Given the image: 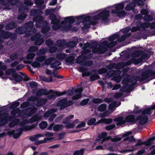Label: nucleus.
<instances>
[{
	"instance_id": "nucleus-1",
	"label": "nucleus",
	"mask_w": 155,
	"mask_h": 155,
	"mask_svg": "<svg viewBox=\"0 0 155 155\" xmlns=\"http://www.w3.org/2000/svg\"><path fill=\"white\" fill-rule=\"evenodd\" d=\"M110 13V11L107 9H101L96 12L92 17L87 15H81L76 17H65L60 24V20L57 19L54 15H51L50 17L51 22L53 24V29L54 30L59 29L63 32H65L70 29L71 24L75 21V18L78 21H82L84 24L83 28H88L90 25H96L99 20L104 24L108 23L109 21Z\"/></svg>"
},
{
	"instance_id": "nucleus-2",
	"label": "nucleus",
	"mask_w": 155,
	"mask_h": 155,
	"mask_svg": "<svg viewBox=\"0 0 155 155\" xmlns=\"http://www.w3.org/2000/svg\"><path fill=\"white\" fill-rule=\"evenodd\" d=\"M130 35V34H125L121 38H118L119 35L116 33L110 37L107 41H105L99 45L97 42L91 44V45L87 43L86 45L87 47H82V48L85 50L84 51L86 53H89L90 51L89 49H92L93 52L94 53L102 54L106 51L108 47H114L118 41H124L127 37Z\"/></svg>"
},
{
	"instance_id": "nucleus-3",
	"label": "nucleus",
	"mask_w": 155,
	"mask_h": 155,
	"mask_svg": "<svg viewBox=\"0 0 155 155\" xmlns=\"http://www.w3.org/2000/svg\"><path fill=\"white\" fill-rule=\"evenodd\" d=\"M155 109V105L144 109L142 111V115L141 116L137 117L135 119L134 116L132 115L127 116L124 118L120 116L115 119V120L119 124H122L126 122L134 124L136 121H138L140 124H144L146 123L148 120L147 115H150L151 114V110Z\"/></svg>"
},
{
	"instance_id": "nucleus-4",
	"label": "nucleus",
	"mask_w": 155,
	"mask_h": 155,
	"mask_svg": "<svg viewBox=\"0 0 155 155\" xmlns=\"http://www.w3.org/2000/svg\"><path fill=\"white\" fill-rule=\"evenodd\" d=\"M33 26V24L32 22H28L25 25V31H21L25 28L22 27L17 29L16 32L17 33L20 34L26 33L27 36H29L32 34H34L31 38L32 40L35 41V44L36 45H40L44 42V40L42 38H41L39 33H36V31H35V30L32 28Z\"/></svg>"
},
{
	"instance_id": "nucleus-5",
	"label": "nucleus",
	"mask_w": 155,
	"mask_h": 155,
	"mask_svg": "<svg viewBox=\"0 0 155 155\" xmlns=\"http://www.w3.org/2000/svg\"><path fill=\"white\" fill-rule=\"evenodd\" d=\"M41 117L38 115H35L32 117L29 120L24 119L20 124V128L16 131L12 130L9 132V134H12L15 138L18 137L21 134L23 130H28L34 128L37 124L32 125L31 126L28 125L27 124L31 123L35 121H38L41 119Z\"/></svg>"
},
{
	"instance_id": "nucleus-6",
	"label": "nucleus",
	"mask_w": 155,
	"mask_h": 155,
	"mask_svg": "<svg viewBox=\"0 0 155 155\" xmlns=\"http://www.w3.org/2000/svg\"><path fill=\"white\" fill-rule=\"evenodd\" d=\"M42 14V12L40 10L36 11L32 10L31 11L30 15L31 16L36 15V18H33L34 21H36V26L37 28H40L41 25H43L41 31L43 33H45L48 32L50 29L49 26L48 25V24L45 21H43V18L41 15Z\"/></svg>"
},
{
	"instance_id": "nucleus-7",
	"label": "nucleus",
	"mask_w": 155,
	"mask_h": 155,
	"mask_svg": "<svg viewBox=\"0 0 155 155\" xmlns=\"http://www.w3.org/2000/svg\"><path fill=\"white\" fill-rule=\"evenodd\" d=\"M139 80V78L137 76H134L131 78V80H130L128 82H123V84H124L122 88L120 89L121 92H118L116 93L114 95L115 98H117L120 97L122 95L121 92L129 91L131 88V86L129 84V83L132 84V85H134L136 84L137 81Z\"/></svg>"
},
{
	"instance_id": "nucleus-8",
	"label": "nucleus",
	"mask_w": 155,
	"mask_h": 155,
	"mask_svg": "<svg viewBox=\"0 0 155 155\" xmlns=\"http://www.w3.org/2000/svg\"><path fill=\"white\" fill-rule=\"evenodd\" d=\"M124 6V2L120 3L114 5L110 9L111 13L115 14L117 16L120 18L124 17L126 15V13L123 10Z\"/></svg>"
},
{
	"instance_id": "nucleus-9",
	"label": "nucleus",
	"mask_w": 155,
	"mask_h": 155,
	"mask_svg": "<svg viewBox=\"0 0 155 155\" xmlns=\"http://www.w3.org/2000/svg\"><path fill=\"white\" fill-rule=\"evenodd\" d=\"M6 75L7 77L15 82H19L23 79L20 75L17 74L15 70L13 69H9L6 71Z\"/></svg>"
},
{
	"instance_id": "nucleus-10",
	"label": "nucleus",
	"mask_w": 155,
	"mask_h": 155,
	"mask_svg": "<svg viewBox=\"0 0 155 155\" xmlns=\"http://www.w3.org/2000/svg\"><path fill=\"white\" fill-rule=\"evenodd\" d=\"M136 25V27H134L131 29L132 32H135L140 30L141 28L144 29L149 27H150L151 29L155 28V22H153L151 24L147 22L142 23L140 20H138L137 21Z\"/></svg>"
},
{
	"instance_id": "nucleus-11",
	"label": "nucleus",
	"mask_w": 155,
	"mask_h": 155,
	"mask_svg": "<svg viewBox=\"0 0 155 155\" xmlns=\"http://www.w3.org/2000/svg\"><path fill=\"white\" fill-rule=\"evenodd\" d=\"M155 139V136L150 139L147 141L144 142H143L140 140H139L136 144L132 146V149L122 150L120 151V152L121 153H124L133 151L137 149V147L138 146L141 145L143 144H145L146 146H149L152 143V142Z\"/></svg>"
},
{
	"instance_id": "nucleus-12",
	"label": "nucleus",
	"mask_w": 155,
	"mask_h": 155,
	"mask_svg": "<svg viewBox=\"0 0 155 155\" xmlns=\"http://www.w3.org/2000/svg\"><path fill=\"white\" fill-rule=\"evenodd\" d=\"M80 41H78L76 38H75L74 41L70 42L67 45L66 44L65 41L64 40H58L56 42V45L60 48L61 50L65 48L66 47L73 48Z\"/></svg>"
},
{
	"instance_id": "nucleus-13",
	"label": "nucleus",
	"mask_w": 155,
	"mask_h": 155,
	"mask_svg": "<svg viewBox=\"0 0 155 155\" xmlns=\"http://www.w3.org/2000/svg\"><path fill=\"white\" fill-rule=\"evenodd\" d=\"M140 51H138L134 53L133 54V56L134 57L137 58L140 56L139 55V54L140 53ZM149 58L148 56L146 54H144L140 58L138 59L135 58H133L130 61L128 62L127 63L126 65H128L132 63H134L135 64H137L140 63L142 61L143 59H147Z\"/></svg>"
},
{
	"instance_id": "nucleus-14",
	"label": "nucleus",
	"mask_w": 155,
	"mask_h": 155,
	"mask_svg": "<svg viewBox=\"0 0 155 155\" xmlns=\"http://www.w3.org/2000/svg\"><path fill=\"white\" fill-rule=\"evenodd\" d=\"M83 91L82 88L80 87L78 89H73L72 90H69L67 92V94L69 95H72L73 94H76L73 97L72 99L74 100H78L81 97V92Z\"/></svg>"
},
{
	"instance_id": "nucleus-15",
	"label": "nucleus",
	"mask_w": 155,
	"mask_h": 155,
	"mask_svg": "<svg viewBox=\"0 0 155 155\" xmlns=\"http://www.w3.org/2000/svg\"><path fill=\"white\" fill-rule=\"evenodd\" d=\"M121 74V71L117 70L116 71H114L113 70H110L109 71L106 77H109L111 76L115 77L114 78V80L117 83L119 82L121 79V77L120 75Z\"/></svg>"
},
{
	"instance_id": "nucleus-16",
	"label": "nucleus",
	"mask_w": 155,
	"mask_h": 155,
	"mask_svg": "<svg viewBox=\"0 0 155 155\" xmlns=\"http://www.w3.org/2000/svg\"><path fill=\"white\" fill-rule=\"evenodd\" d=\"M57 110L56 109H51L46 112L44 115V117L45 118H47L49 116H50L48 119L49 121H52L56 117L57 115L54 114V113L56 112Z\"/></svg>"
},
{
	"instance_id": "nucleus-17",
	"label": "nucleus",
	"mask_w": 155,
	"mask_h": 155,
	"mask_svg": "<svg viewBox=\"0 0 155 155\" xmlns=\"http://www.w3.org/2000/svg\"><path fill=\"white\" fill-rule=\"evenodd\" d=\"M67 93L66 91L62 92L58 91H50L48 95V99H54L55 98L56 96H60L63 95Z\"/></svg>"
},
{
	"instance_id": "nucleus-18",
	"label": "nucleus",
	"mask_w": 155,
	"mask_h": 155,
	"mask_svg": "<svg viewBox=\"0 0 155 155\" xmlns=\"http://www.w3.org/2000/svg\"><path fill=\"white\" fill-rule=\"evenodd\" d=\"M46 58L44 56H39L36 58V61L31 63L32 66L35 68H38L41 66V62L44 61Z\"/></svg>"
},
{
	"instance_id": "nucleus-19",
	"label": "nucleus",
	"mask_w": 155,
	"mask_h": 155,
	"mask_svg": "<svg viewBox=\"0 0 155 155\" xmlns=\"http://www.w3.org/2000/svg\"><path fill=\"white\" fill-rule=\"evenodd\" d=\"M120 103H119L118 104H117L116 102H114L112 104H110L109 106V109L110 110H112L111 111H107L104 112L103 114L101 116V117L102 118L103 117H106L111 113L114 110V109L115 107H118L120 105Z\"/></svg>"
},
{
	"instance_id": "nucleus-20",
	"label": "nucleus",
	"mask_w": 155,
	"mask_h": 155,
	"mask_svg": "<svg viewBox=\"0 0 155 155\" xmlns=\"http://www.w3.org/2000/svg\"><path fill=\"white\" fill-rule=\"evenodd\" d=\"M72 102L71 101H69L67 102L66 99H63L60 100L57 103L58 106L61 107V109L64 108V107L72 104Z\"/></svg>"
},
{
	"instance_id": "nucleus-21",
	"label": "nucleus",
	"mask_w": 155,
	"mask_h": 155,
	"mask_svg": "<svg viewBox=\"0 0 155 155\" xmlns=\"http://www.w3.org/2000/svg\"><path fill=\"white\" fill-rule=\"evenodd\" d=\"M99 139L96 140L95 143L98 142L99 143H103L105 140L110 138L109 137H107V133L106 132H103L100 134L98 136Z\"/></svg>"
},
{
	"instance_id": "nucleus-22",
	"label": "nucleus",
	"mask_w": 155,
	"mask_h": 155,
	"mask_svg": "<svg viewBox=\"0 0 155 155\" xmlns=\"http://www.w3.org/2000/svg\"><path fill=\"white\" fill-rule=\"evenodd\" d=\"M64 126L62 125H55L54 123L51 124L48 127V130H53L54 131H59L61 130L63 128Z\"/></svg>"
},
{
	"instance_id": "nucleus-23",
	"label": "nucleus",
	"mask_w": 155,
	"mask_h": 155,
	"mask_svg": "<svg viewBox=\"0 0 155 155\" xmlns=\"http://www.w3.org/2000/svg\"><path fill=\"white\" fill-rule=\"evenodd\" d=\"M141 14L143 15H144L143 18L144 20L147 21H151L153 20V18L152 16L147 15L148 13V11L146 9H142L141 11Z\"/></svg>"
},
{
	"instance_id": "nucleus-24",
	"label": "nucleus",
	"mask_w": 155,
	"mask_h": 155,
	"mask_svg": "<svg viewBox=\"0 0 155 155\" xmlns=\"http://www.w3.org/2000/svg\"><path fill=\"white\" fill-rule=\"evenodd\" d=\"M61 64V63L60 61H57V60L55 58L53 62L51 64V67L52 68L58 69L61 68L60 67H58V66L60 65Z\"/></svg>"
},
{
	"instance_id": "nucleus-25",
	"label": "nucleus",
	"mask_w": 155,
	"mask_h": 155,
	"mask_svg": "<svg viewBox=\"0 0 155 155\" xmlns=\"http://www.w3.org/2000/svg\"><path fill=\"white\" fill-rule=\"evenodd\" d=\"M155 74V72L154 74L151 73L150 71H147L145 72H143L142 73V79H145L147 78L150 75Z\"/></svg>"
},
{
	"instance_id": "nucleus-26",
	"label": "nucleus",
	"mask_w": 155,
	"mask_h": 155,
	"mask_svg": "<svg viewBox=\"0 0 155 155\" xmlns=\"http://www.w3.org/2000/svg\"><path fill=\"white\" fill-rule=\"evenodd\" d=\"M132 133L131 131H128L125 133L124 134V136H126V137L124 139V140L126 141L128 140L130 142H132L134 141V139L133 137H131L130 138H128L127 136L130 134Z\"/></svg>"
},
{
	"instance_id": "nucleus-27",
	"label": "nucleus",
	"mask_w": 155,
	"mask_h": 155,
	"mask_svg": "<svg viewBox=\"0 0 155 155\" xmlns=\"http://www.w3.org/2000/svg\"><path fill=\"white\" fill-rule=\"evenodd\" d=\"M78 121V120L72 121L71 123L68 122L66 124H64L65 125V127L68 129L72 128L75 126L76 125V123Z\"/></svg>"
},
{
	"instance_id": "nucleus-28",
	"label": "nucleus",
	"mask_w": 155,
	"mask_h": 155,
	"mask_svg": "<svg viewBox=\"0 0 155 155\" xmlns=\"http://www.w3.org/2000/svg\"><path fill=\"white\" fill-rule=\"evenodd\" d=\"M36 109L33 106L32 107H29V108L27 110L28 112L29 113H26L27 117H28L36 111Z\"/></svg>"
},
{
	"instance_id": "nucleus-29",
	"label": "nucleus",
	"mask_w": 155,
	"mask_h": 155,
	"mask_svg": "<svg viewBox=\"0 0 155 155\" xmlns=\"http://www.w3.org/2000/svg\"><path fill=\"white\" fill-rule=\"evenodd\" d=\"M112 121V120L111 119H101L97 122V124L104 123L106 124H110Z\"/></svg>"
},
{
	"instance_id": "nucleus-30",
	"label": "nucleus",
	"mask_w": 155,
	"mask_h": 155,
	"mask_svg": "<svg viewBox=\"0 0 155 155\" xmlns=\"http://www.w3.org/2000/svg\"><path fill=\"white\" fill-rule=\"evenodd\" d=\"M67 57V55L64 53H59L56 56V59L60 61L64 59Z\"/></svg>"
},
{
	"instance_id": "nucleus-31",
	"label": "nucleus",
	"mask_w": 155,
	"mask_h": 155,
	"mask_svg": "<svg viewBox=\"0 0 155 155\" xmlns=\"http://www.w3.org/2000/svg\"><path fill=\"white\" fill-rule=\"evenodd\" d=\"M21 113L20 111L18 108L13 110L11 112V114L12 115L17 117L20 116Z\"/></svg>"
},
{
	"instance_id": "nucleus-32",
	"label": "nucleus",
	"mask_w": 155,
	"mask_h": 155,
	"mask_svg": "<svg viewBox=\"0 0 155 155\" xmlns=\"http://www.w3.org/2000/svg\"><path fill=\"white\" fill-rule=\"evenodd\" d=\"M7 67L5 65H2V62L0 61V76L4 74L3 71L7 69Z\"/></svg>"
},
{
	"instance_id": "nucleus-33",
	"label": "nucleus",
	"mask_w": 155,
	"mask_h": 155,
	"mask_svg": "<svg viewBox=\"0 0 155 155\" xmlns=\"http://www.w3.org/2000/svg\"><path fill=\"white\" fill-rule=\"evenodd\" d=\"M39 78L41 80L46 82H51L53 80V79L51 77H50L49 78H47L44 76H40L39 77Z\"/></svg>"
},
{
	"instance_id": "nucleus-34",
	"label": "nucleus",
	"mask_w": 155,
	"mask_h": 155,
	"mask_svg": "<svg viewBox=\"0 0 155 155\" xmlns=\"http://www.w3.org/2000/svg\"><path fill=\"white\" fill-rule=\"evenodd\" d=\"M79 71L80 72H82V75L83 76H88L90 75L89 72L85 70L83 68H80L79 69Z\"/></svg>"
},
{
	"instance_id": "nucleus-35",
	"label": "nucleus",
	"mask_w": 155,
	"mask_h": 155,
	"mask_svg": "<svg viewBox=\"0 0 155 155\" xmlns=\"http://www.w3.org/2000/svg\"><path fill=\"white\" fill-rule=\"evenodd\" d=\"M74 117V116L73 115H69L63 121L62 123L63 124H66L68 122H70V120L72 119Z\"/></svg>"
},
{
	"instance_id": "nucleus-36",
	"label": "nucleus",
	"mask_w": 155,
	"mask_h": 155,
	"mask_svg": "<svg viewBox=\"0 0 155 155\" xmlns=\"http://www.w3.org/2000/svg\"><path fill=\"white\" fill-rule=\"evenodd\" d=\"M44 135L42 134H37L35 135L33 137H30V139L31 140L34 141L36 140H37L39 138L43 137Z\"/></svg>"
},
{
	"instance_id": "nucleus-37",
	"label": "nucleus",
	"mask_w": 155,
	"mask_h": 155,
	"mask_svg": "<svg viewBox=\"0 0 155 155\" xmlns=\"http://www.w3.org/2000/svg\"><path fill=\"white\" fill-rule=\"evenodd\" d=\"M47 92L45 89H41L38 90L36 93L37 96H40L42 95H44L47 94Z\"/></svg>"
},
{
	"instance_id": "nucleus-38",
	"label": "nucleus",
	"mask_w": 155,
	"mask_h": 155,
	"mask_svg": "<svg viewBox=\"0 0 155 155\" xmlns=\"http://www.w3.org/2000/svg\"><path fill=\"white\" fill-rule=\"evenodd\" d=\"M107 107V105L104 104H101L98 107V110L100 111H103L105 110Z\"/></svg>"
},
{
	"instance_id": "nucleus-39",
	"label": "nucleus",
	"mask_w": 155,
	"mask_h": 155,
	"mask_svg": "<svg viewBox=\"0 0 155 155\" xmlns=\"http://www.w3.org/2000/svg\"><path fill=\"white\" fill-rule=\"evenodd\" d=\"M54 58L53 57H51L48 58L45 60L44 64L46 65H49L51 63L53 62L54 60Z\"/></svg>"
},
{
	"instance_id": "nucleus-40",
	"label": "nucleus",
	"mask_w": 155,
	"mask_h": 155,
	"mask_svg": "<svg viewBox=\"0 0 155 155\" xmlns=\"http://www.w3.org/2000/svg\"><path fill=\"white\" fill-rule=\"evenodd\" d=\"M96 119L94 118H92L89 119L87 122V124L89 125L97 124V122H96Z\"/></svg>"
},
{
	"instance_id": "nucleus-41",
	"label": "nucleus",
	"mask_w": 155,
	"mask_h": 155,
	"mask_svg": "<svg viewBox=\"0 0 155 155\" xmlns=\"http://www.w3.org/2000/svg\"><path fill=\"white\" fill-rule=\"evenodd\" d=\"M46 102V100L45 99H40L37 102V106H40L45 104Z\"/></svg>"
},
{
	"instance_id": "nucleus-42",
	"label": "nucleus",
	"mask_w": 155,
	"mask_h": 155,
	"mask_svg": "<svg viewBox=\"0 0 155 155\" xmlns=\"http://www.w3.org/2000/svg\"><path fill=\"white\" fill-rule=\"evenodd\" d=\"M74 59V57L73 56H70L66 59V61L68 64H71L73 63Z\"/></svg>"
},
{
	"instance_id": "nucleus-43",
	"label": "nucleus",
	"mask_w": 155,
	"mask_h": 155,
	"mask_svg": "<svg viewBox=\"0 0 155 155\" xmlns=\"http://www.w3.org/2000/svg\"><path fill=\"white\" fill-rule=\"evenodd\" d=\"M47 123L45 121H42L39 125L40 128L41 129H45L47 127Z\"/></svg>"
},
{
	"instance_id": "nucleus-44",
	"label": "nucleus",
	"mask_w": 155,
	"mask_h": 155,
	"mask_svg": "<svg viewBox=\"0 0 155 155\" xmlns=\"http://www.w3.org/2000/svg\"><path fill=\"white\" fill-rule=\"evenodd\" d=\"M18 122L19 120L18 119H15L10 123L9 124V127H13L16 125Z\"/></svg>"
},
{
	"instance_id": "nucleus-45",
	"label": "nucleus",
	"mask_w": 155,
	"mask_h": 155,
	"mask_svg": "<svg viewBox=\"0 0 155 155\" xmlns=\"http://www.w3.org/2000/svg\"><path fill=\"white\" fill-rule=\"evenodd\" d=\"M15 27V25L14 23H12L8 25L6 27V29L8 30H10L14 28Z\"/></svg>"
},
{
	"instance_id": "nucleus-46",
	"label": "nucleus",
	"mask_w": 155,
	"mask_h": 155,
	"mask_svg": "<svg viewBox=\"0 0 155 155\" xmlns=\"http://www.w3.org/2000/svg\"><path fill=\"white\" fill-rule=\"evenodd\" d=\"M2 116L3 117V118L1 120L0 124H1L2 125H3L7 122L8 117H4L3 115Z\"/></svg>"
},
{
	"instance_id": "nucleus-47",
	"label": "nucleus",
	"mask_w": 155,
	"mask_h": 155,
	"mask_svg": "<svg viewBox=\"0 0 155 155\" xmlns=\"http://www.w3.org/2000/svg\"><path fill=\"white\" fill-rule=\"evenodd\" d=\"M84 150L81 149L78 151H76L74 153V155H83Z\"/></svg>"
},
{
	"instance_id": "nucleus-48",
	"label": "nucleus",
	"mask_w": 155,
	"mask_h": 155,
	"mask_svg": "<svg viewBox=\"0 0 155 155\" xmlns=\"http://www.w3.org/2000/svg\"><path fill=\"white\" fill-rule=\"evenodd\" d=\"M53 138H45L44 140L42 141H40L38 142V144H39L44 143H46L47 141L51 140Z\"/></svg>"
},
{
	"instance_id": "nucleus-49",
	"label": "nucleus",
	"mask_w": 155,
	"mask_h": 155,
	"mask_svg": "<svg viewBox=\"0 0 155 155\" xmlns=\"http://www.w3.org/2000/svg\"><path fill=\"white\" fill-rule=\"evenodd\" d=\"M130 28L129 27H126L122 30H121L120 32L121 33L122 32V33H123V34L126 33L130 31Z\"/></svg>"
},
{
	"instance_id": "nucleus-50",
	"label": "nucleus",
	"mask_w": 155,
	"mask_h": 155,
	"mask_svg": "<svg viewBox=\"0 0 155 155\" xmlns=\"http://www.w3.org/2000/svg\"><path fill=\"white\" fill-rule=\"evenodd\" d=\"M35 54L34 53H29L27 55V58L28 60H31L35 57Z\"/></svg>"
},
{
	"instance_id": "nucleus-51",
	"label": "nucleus",
	"mask_w": 155,
	"mask_h": 155,
	"mask_svg": "<svg viewBox=\"0 0 155 155\" xmlns=\"http://www.w3.org/2000/svg\"><path fill=\"white\" fill-rule=\"evenodd\" d=\"M89 101V99L88 98L84 99L81 101L80 102V104L81 105H85L87 104Z\"/></svg>"
},
{
	"instance_id": "nucleus-52",
	"label": "nucleus",
	"mask_w": 155,
	"mask_h": 155,
	"mask_svg": "<svg viewBox=\"0 0 155 155\" xmlns=\"http://www.w3.org/2000/svg\"><path fill=\"white\" fill-rule=\"evenodd\" d=\"M93 102L95 104H99L102 103L103 101L99 98L94 99L93 100Z\"/></svg>"
},
{
	"instance_id": "nucleus-53",
	"label": "nucleus",
	"mask_w": 155,
	"mask_h": 155,
	"mask_svg": "<svg viewBox=\"0 0 155 155\" xmlns=\"http://www.w3.org/2000/svg\"><path fill=\"white\" fill-rule=\"evenodd\" d=\"M19 105V102H14L10 106L11 109H13L15 107H17Z\"/></svg>"
},
{
	"instance_id": "nucleus-54",
	"label": "nucleus",
	"mask_w": 155,
	"mask_h": 155,
	"mask_svg": "<svg viewBox=\"0 0 155 155\" xmlns=\"http://www.w3.org/2000/svg\"><path fill=\"white\" fill-rule=\"evenodd\" d=\"M83 56L82 55L79 56L76 59L77 63H80L84 61L83 59Z\"/></svg>"
},
{
	"instance_id": "nucleus-55",
	"label": "nucleus",
	"mask_w": 155,
	"mask_h": 155,
	"mask_svg": "<svg viewBox=\"0 0 155 155\" xmlns=\"http://www.w3.org/2000/svg\"><path fill=\"white\" fill-rule=\"evenodd\" d=\"M38 49L37 47L36 46H32L29 48L28 50L29 52H34Z\"/></svg>"
},
{
	"instance_id": "nucleus-56",
	"label": "nucleus",
	"mask_w": 155,
	"mask_h": 155,
	"mask_svg": "<svg viewBox=\"0 0 155 155\" xmlns=\"http://www.w3.org/2000/svg\"><path fill=\"white\" fill-rule=\"evenodd\" d=\"M121 139V138L119 137L118 136H116L114 138L111 139V141L112 142H117L120 141Z\"/></svg>"
},
{
	"instance_id": "nucleus-57",
	"label": "nucleus",
	"mask_w": 155,
	"mask_h": 155,
	"mask_svg": "<svg viewBox=\"0 0 155 155\" xmlns=\"http://www.w3.org/2000/svg\"><path fill=\"white\" fill-rule=\"evenodd\" d=\"M99 78V76L97 75H95L91 76L90 77L91 80L92 81H93Z\"/></svg>"
},
{
	"instance_id": "nucleus-58",
	"label": "nucleus",
	"mask_w": 155,
	"mask_h": 155,
	"mask_svg": "<svg viewBox=\"0 0 155 155\" xmlns=\"http://www.w3.org/2000/svg\"><path fill=\"white\" fill-rule=\"evenodd\" d=\"M19 12H21V10H22L24 12H28V8L26 6H23L20 8Z\"/></svg>"
},
{
	"instance_id": "nucleus-59",
	"label": "nucleus",
	"mask_w": 155,
	"mask_h": 155,
	"mask_svg": "<svg viewBox=\"0 0 155 155\" xmlns=\"http://www.w3.org/2000/svg\"><path fill=\"white\" fill-rule=\"evenodd\" d=\"M115 127V126L114 124H111L105 127V129L107 130H110Z\"/></svg>"
},
{
	"instance_id": "nucleus-60",
	"label": "nucleus",
	"mask_w": 155,
	"mask_h": 155,
	"mask_svg": "<svg viewBox=\"0 0 155 155\" xmlns=\"http://www.w3.org/2000/svg\"><path fill=\"white\" fill-rule=\"evenodd\" d=\"M28 84L30 86L34 88L36 87L37 86V84L35 82H30Z\"/></svg>"
},
{
	"instance_id": "nucleus-61",
	"label": "nucleus",
	"mask_w": 155,
	"mask_h": 155,
	"mask_svg": "<svg viewBox=\"0 0 155 155\" xmlns=\"http://www.w3.org/2000/svg\"><path fill=\"white\" fill-rule=\"evenodd\" d=\"M107 71V69L105 68H101L98 71V73L101 74H103L105 73Z\"/></svg>"
},
{
	"instance_id": "nucleus-62",
	"label": "nucleus",
	"mask_w": 155,
	"mask_h": 155,
	"mask_svg": "<svg viewBox=\"0 0 155 155\" xmlns=\"http://www.w3.org/2000/svg\"><path fill=\"white\" fill-rule=\"evenodd\" d=\"M26 17V15L25 13H23L22 15H20L18 16V18L19 19L23 20Z\"/></svg>"
},
{
	"instance_id": "nucleus-63",
	"label": "nucleus",
	"mask_w": 155,
	"mask_h": 155,
	"mask_svg": "<svg viewBox=\"0 0 155 155\" xmlns=\"http://www.w3.org/2000/svg\"><path fill=\"white\" fill-rule=\"evenodd\" d=\"M36 5H41L44 4V1L43 0H36L35 1Z\"/></svg>"
},
{
	"instance_id": "nucleus-64",
	"label": "nucleus",
	"mask_w": 155,
	"mask_h": 155,
	"mask_svg": "<svg viewBox=\"0 0 155 155\" xmlns=\"http://www.w3.org/2000/svg\"><path fill=\"white\" fill-rule=\"evenodd\" d=\"M124 62H121L118 64L117 65V68H121L124 67Z\"/></svg>"
}]
</instances>
